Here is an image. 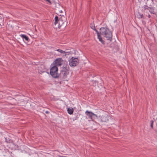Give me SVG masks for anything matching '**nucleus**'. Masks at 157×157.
I'll return each instance as SVG.
<instances>
[{
  "mask_svg": "<svg viewBox=\"0 0 157 157\" xmlns=\"http://www.w3.org/2000/svg\"><path fill=\"white\" fill-rule=\"evenodd\" d=\"M58 71L57 67L54 66L50 69V74L52 77L55 78L60 77L65 79L69 73V67L67 64L65 65L59 74L57 73Z\"/></svg>",
  "mask_w": 157,
  "mask_h": 157,
  "instance_id": "1",
  "label": "nucleus"
},
{
  "mask_svg": "<svg viewBox=\"0 0 157 157\" xmlns=\"http://www.w3.org/2000/svg\"><path fill=\"white\" fill-rule=\"evenodd\" d=\"M100 33L105 37L108 42H110L112 40V32L107 28L101 27L100 29Z\"/></svg>",
  "mask_w": 157,
  "mask_h": 157,
  "instance_id": "2",
  "label": "nucleus"
},
{
  "mask_svg": "<svg viewBox=\"0 0 157 157\" xmlns=\"http://www.w3.org/2000/svg\"><path fill=\"white\" fill-rule=\"evenodd\" d=\"M54 24L55 25H57V27L59 28L61 26L65 27L67 24L66 21V18L64 17H61L59 18L57 16H56L55 18Z\"/></svg>",
  "mask_w": 157,
  "mask_h": 157,
  "instance_id": "3",
  "label": "nucleus"
},
{
  "mask_svg": "<svg viewBox=\"0 0 157 157\" xmlns=\"http://www.w3.org/2000/svg\"><path fill=\"white\" fill-rule=\"evenodd\" d=\"M97 118L101 122H105L108 121L111 119V117L108 115L104 114L98 116Z\"/></svg>",
  "mask_w": 157,
  "mask_h": 157,
  "instance_id": "4",
  "label": "nucleus"
},
{
  "mask_svg": "<svg viewBox=\"0 0 157 157\" xmlns=\"http://www.w3.org/2000/svg\"><path fill=\"white\" fill-rule=\"evenodd\" d=\"M79 61L78 58L72 57L70 59L69 65L71 67H75L78 64Z\"/></svg>",
  "mask_w": 157,
  "mask_h": 157,
  "instance_id": "5",
  "label": "nucleus"
},
{
  "mask_svg": "<svg viewBox=\"0 0 157 157\" xmlns=\"http://www.w3.org/2000/svg\"><path fill=\"white\" fill-rule=\"evenodd\" d=\"M85 113L88 117L92 121H93L95 118H97L98 117V116L97 115L94 114L91 112H89L87 110Z\"/></svg>",
  "mask_w": 157,
  "mask_h": 157,
  "instance_id": "6",
  "label": "nucleus"
},
{
  "mask_svg": "<svg viewBox=\"0 0 157 157\" xmlns=\"http://www.w3.org/2000/svg\"><path fill=\"white\" fill-rule=\"evenodd\" d=\"M55 62L56 65L60 66L64 61L61 58H58L56 59Z\"/></svg>",
  "mask_w": 157,
  "mask_h": 157,
  "instance_id": "7",
  "label": "nucleus"
},
{
  "mask_svg": "<svg viewBox=\"0 0 157 157\" xmlns=\"http://www.w3.org/2000/svg\"><path fill=\"white\" fill-rule=\"evenodd\" d=\"M154 7H149L148 10L149 12L151 13V14H154Z\"/></svg>",
  "mask_w": 157,
  "mask_h": 157,
  "instance_id": "8",
  "label": "nucleus"
},
{
  "mask_svg": "<svg viewBox=\"0 0 157 157\" xmlns=\"http://www.w3.org/2000/svg\"><path fill=\"white\" fill-rule=\"evenodd\" d=\"M56 51H57L59 52H60L62 54H69L70 53V52H66L65 51H63L61 50L60 49H57Z\"/></svg>",
  "mask_w": 157,
  "mask_h": 157,
  "instance_id": "9",
  "label": "nucleus"
},
{
  "mask_svg": "<svg viewBox=\"0 0 157 157\" xmlns=\"http://www.w3.org/2000/svg\"><path fill=\"white\" fill-rule=\"evenodd\" d=\"M67 111L68 113L70 114H72L73 113V112H74L73 109L72 108H68L67 109Z\"/></svg>",
  "mask_w": 157,
  "mask_h": 157,
  "instance_id": "10",
  "label": "nucleus"
},
{
  "mask_svg": "<svg viewBox=\"0 0 157 157\" xmlns=\"http://www.w3.org/2000/svg\"><path fill=\"white\" fill-rule=\"evenodd\" d=\"M21 37L22 38L25 39V40L27 41H28L29 40V39L28 37L26 35L24 34L21 35Z\"/></svg>",
  "mask_w": 157,
  "mask_h": 157,
  "instance_id": "11",
  "label": "nucleus"
},
{
  "mask_svg": "<svg viewBox=\"0 0 157 157\" xmlns=\"http://www.w3.org/2000/svg\"><path fill=\"white\" fill-rule=\"evenodd\" d=\"M98 39L99 40L101 43L102 44H105V41L103 40L102 38L101 37L100 35L99 36V37H98Z\"/></svg>",
  "mask_w": 157,
  "mask_h": 157,
  "instance_id": "12",
  "label": "nucleus"
},
{
  "mask_svg": "<svg viewBox=\"0 0 157 157\" xmlns=\"http://www.w3.org/2000/svg\"><path fill=\"white\" fill-rule=\"evenodd\" d=\"M3 20L2 18V17L0 16V27H2L3 25Z\"/></svg>",
  "mask_w": 157,
  "mask_h": 157,
  "instance_id": "13",
  "label": "nucleus"
},
{
  "mask_svg": "<svg viewBox=\"0 0 157 157\" xmlns=\"http://www.w3.org/2000/svg\"><path fill=\"white\" fill-rule=\"evenodd\" d=\"M40 68H43V69H44L45 68H44V66L43 65H41L40 66V67H39V68H38V70L39 71H41L42 72H44V71H42L41 70Z\"/></svg>",
  "mask_w": 157,
  "mask_h": 157,
  "instance_id": "14",
  "label": "nucleus"
},
{
  "mask_svg": "<svg viewBox=\"0 0 157 157\" xmlns=\"http://www.w3.org/2000/svg\"><path fill=\"white\" fill-rule=\"evenodd\" d=\"M137 17L139 18H141L143 17V14H141L140 13H138L137 15Z\"/></svg>",
  "mask_w": 157,
  "mask_h": 157,
  "instance_id": "15",
  "label": "nucleus"
},
{
  "mask_svg": "<svg viewBox=\"0 0 157 157\" xmlns=\"http://www.w3.org/2000/svg\"><path fill=\"white\" fill-rule=\"evenodd\" d=\"M149 7L147 5H144L143 7V8L144 10H148Z\"/></svg>",
  "mask_w": 157,
  "mask_h": 157,
  "instance_id": "16",
  "label": "nucleus"
},
{
  "mask_svg": "<svg viewBox=\"0 0 157 157\" xmlns=\"http://www.w3.org/2000/svg\"><path fill=\"white\" fill-rule=\"evenodd\" d=\"M153 122H154V121L153 120H151L150 121L151 126L152 128H153Z\"/></svg>",
  "mask_w": 157,
  "mask_h": 157,
  "instance_id": "17",
  "label": "nucleus"
},
{
  "mask_svg": "<svg viewBox=\"0 0 157 157\" xmlns=\"http://www.w3.org/2000/svg\"><path fill=\"white\" fill-rule=\"evenodd\" d=\"M94 30L95 31L96 33H97V36H98V37H99V36L100 35V34L98 32V31L97 30H96V29H95V30Z\"/></svg>",
  "mask_w": 157,
  "mask_h": 157,
  "instance_id": "18",
  "label": "nucleus"
},
{
  "mask_svg": "<svg viewBox=\"0 0 157 157\" xmlns=\"http://www.w3.org/2000/svg\"><path fill=\"white\" fill-rule=\"evenodd\" d=\"M91 28L94 30H95V29H96L94 26H91Z\"/></svg>",
  "mask_w": 157,
  "mask_h": 157,
  "instance_id": "19",
  "label": "nucleus"
},
{
  "mask_svg": "<svg viewBox=\"0 0 157 157\" xmlns=\"http://www.w3.org/2000/svg\"><path fill=\"white\" fill-rule=\"evenodd\" d=\"M49 113V112L48 111H46L45 112V113H46V114H48Z\"/></svg>",
  "mask_w": 157,
  "mask_h": 157,
  "instance_id": "20",
  "label": "nucleus"
},
{
  "mask_svg": "<svg viewBox=\"0 0 157 157\" xmlns=\"http://www.w3.org/2000/svg\"><path fill=\"white\" fill-rule=\"evenodd\" d=\"M148 17L149 18H150L151 17V15H149L148 16Z\"/></svg>",
  "mask_w": 157,
  "mask_h": 157,
  "instance_id": "21",
  "label": "nucleus"
},
{
  "mask_svg": "<svg viewBox=\"0 0 157 157\" xmlns=\"http://www.w3.org/2000/svg\"><path fill=\"white\" fill-rule=\"evenodd\" d=\"M5 139H6V141L8 143V142H8V141L6 140V138H5Z\"/></svg>",
  "mask_w": 157,
  "mask_h": 157,
  "instance_id": "22",
  "label": "nucleus"
},
{
  "mask_svg": "<svg viewBox=\"0 0 157 157\" xmlns=\"http://www.w3.org/2000/svg\"><path fill=\"white\" fill-rule=\"evenodd\" d=\"M151 0V1H152V2H153V1H154V0Z\"/></svg>",
  "mask_w": 157,
  "mask_h": 157,
  "instance_id": "23",
  "label": "nucleus"
},
{
  "mask_svg": "<svg viewBox=\"0 0 157 157\" xmlns=\"http://www.w3.org/2000/svg\"><path fill=\"white\" fill-rule=\"evenodd\" d=\"M147 0V1L148 0Z\"/></svg>",
  "mask_w": 157,
  "mask_h": 157,
  "instance_id": "24",
  "label": "nucleus"
}]
</instances>
